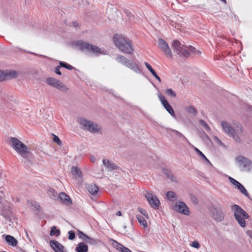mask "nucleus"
Wrapping results in <instances>:
<instances>
[{
    "label": "nucleus",
    "instance_id": "1",
    "mask_svg": "<svg viewBox=\"0 0 252 252\" xmlns=\"http://www.w3.org/2000/svg\"><path fill=\"white\" fill-rule=\"evenodd\" d=\"M10 143L11 146L24 159V163H32L34 156L25 144L15 137L11 138Z\"/></svg>",
    "mask_w": 252,
    "mask_h": 252
},
{
    "label": "nucleus",
    "instance_id": "2",
    "mask_svg": "<svg viewBox=\"0 0 252 252\" xmlns=\"http://www.w3.org/2000/svg\"><path fill=\"white\" fill-rule=\"evenodd\" d=\"M221 126L224 131L228 136L232 137L237 142L241 141L243 128L240 124L235 125L233 126L226 121H222Z\"/></svg>",
    "mask_w": 252,
    "mask_h": 252
},
{
    "label": "nucleus",
    "instance_id": "3",
    "mask_svg": "<svg viewBox=\"0 0 252 252\" xmlns=\"http://www.w3.org/2000/svg\"><path fill=\"white\" fill-rule=\"evenodd\" d=\"M114 43L119 50L126 54H132L133 49L131 41L122 35L116 34L113 37Z\"/></svg>",
    "mask_w": 252,
    "mask_h": 252
},
{
    "label": "nucleus",
    "instance_id": "4",
    "mask_svg": "<svg viewBox=\"0 0 252 252\" xmlns=\"http://www.w3.org/2000/svg\"><path fill=\"white\" fill-rule=\"evenodd\" d=\"M74 45L85 53H92L95 56L103 54L99 47L81 40L77 41L74 43Z\"/></svg>",
    "mask_w": 252,
    "mask_h": 252
},
{
    "label": "nucleus",
    "instance_id": "5",
    "mask_svg": "<svg viewBox=\"0 0 252 252\" xmlns=\"http://www.w3.org/2000/svg\"><path fill=\"white\" fill-rule=\"evenodd\" d=\"M78 122L84 130L93 133L98 132L101 128L99 125L84 118L79 119Z\"/></svg>",
    "mask_w": 252,
    "mask_h": 252
},
{
    "label": "nucleus",
    "instance_id": "6",
    "mask_svg": "<svg viewBox=\"0 0 252 252\" xmlns=\"http://www.w3.org/2000/svg\"><path fill=\"white\" fill-rule=\"evenodd\" d=\"M223 206L220 203L216 205H212L210 208V211L211 213L212 217L217 221H221L224 219V213L223 212Z\"/></svg>",
    "mask_w": 252,
    "mask_h": 252
},
{
    "label": "nucleus",
    "instance_id": "7",
    "mask_svg": "<svg viewBox=\"0 0 252 252\" xmlns=\"http://www.w3.org/2000/svg\"><path fill=\"white\" fill-rule=\"evenodd\" d=\"M174 52L181 57L188 58L189 56V46L182 44L178 40H174L172 43Z\"/></svg>",
    "mask_w": 252,
    "mask_h": 252
},
{
    "label": "nucleus",
    "instance_id": "8",
    "mask_svg": "<svg viewBox=\"0 0 252 252\" xmlns=\"http://www.w3.org/2000/svg\"><path fill=\"white\" fill-rule=\"evenodd\" d=\"M239 167L242 171H249L252 169V162L243 156H239L235 158Z\"/></svg>",
    "mask_w": 252,
    "mask_h": 252
},
{
    "label": "nucleus",
    "instance_id": "9",
    "mask_svg": "<svg viewBox=\"0 0 252 252\" xmlns=\"http://www.w3.org/2000/svg\"><path fill=\"white\" fill-rule=\"evenodd\" d=\"M116 60L118 62L122 63L126 67L131 69L135 72L137 73H140L141 71L140 69L138 68V65L136 64L133 63L132 62L130 61L129 60L127 59L125 56L119 55L117 56V57Z\"/></svg>",
    "mask_w": 252,
    "mask_h": 252
},
{
    "label": "nucleus",
    "instance_id": "10",
    "mask_svg": "<svg viewBox=\"0 0 252 252\" xmlns=\"http://www.w3.org/2000/svg\"><path fill=\"white\" fill-rule=\"evenodd\" d=\"M145 196L152 208L156 209H158L160 202L156 195L151 192L146 191L145 193Z\"/></svg>",
    "mask_w": 252,
    "mask_h": 252
},
{
    "label": "nucleus",
    "instance_id": "11",
    "mask_svg": "<svg viewBox=\"0 0 252 252\" xmlns=\"http://www.w3.org/2000/svg\"><path fill=\"white\" fill-rule=\"evenodd\" d=\"M46 82L50 85H51L63 92H66L68 88L64 85L60 81L53 77H49L46 79Z\"/></svg>",
    "mask_w": 252,
    "mask_h": 252
},
{
    "label": "nucleus",
    "instance_id": "12",
    "mask_svg": "<svg viewBox=\"0 0 252 252\" xmlns=\"http://www.w3.org/2000/svg\"><path fill=\"white\" fill-rule=\"evenodd\" d=\"M159 48L164 54L170 58L172 57V53L167 42L162 38H159L158 41Z\"/></svg>",
    "mask_w": 252,
    "mask_h": 252
},
{
    "label": "nucleus",
    "instance_id": "13",
    "mask_svg": "<svg viewBox=\"0 0 252 252\" xmlns=\"http://www.w3.org/2000/svg\"><path fill=\"white\" fill-rule=\"evenodd\" d=\"M158 97L159 98V99L160 100L161 104L164 106V108L166 110V111L173 117H175V112L172 108L170 104L169 103V102L167 101V100L166 99L164 96L160 94H158Z\"/></svg>",
    "mask_w": 252,
    "mask_h": 252
},
{
    "label": "nucleus",
    "instance_id": "14",
    "mask_svg": "<svg viewBox=\"0 0 252 252\" xmlns=\"http://www.w3.org/2000/svg\"><path fill=\"white\" fill-rule=\"evenodd\" d=\"M175 210L178 212L185 215L189 214V210L187 205L183 201H179L175 205Z\"/></svg>",
    "mask_w": 252,
    "mask_h": 252
},
{
    "label": "nucleus",
    "instance_id": "15",
    "mask_svg": "<svg viewBox=\"0 0 252 252\" xmlns=\"http://www.w3.org/2000/svg\"><path fill=\"white\" fill-rule=\"evenodd\" d=\"M231 209L234 211V216L235 218L236 215H238L242 216L244 217V218H249V215L239 205L234 204L232 206Z\"/></svg>",
    "mask_w": 252,
    "mask_h": 252
},
{
    "label": "nucleus",
    "instance_id": "16",
    "mask_svg": "<svg viewBox=\"0 0 252 252\" xmlns=\"http://www.w3.org/2000/svg\"><path fill=\"white\" fill-rule=\"evenodd\" d=\"M50 246L55 252H66L64 251V247L58 241L51 240L50 242Z\"/></svg>",
    "mask_w": 252,
    "mask_h": 252
},
{
    "label": "nucleus",
    "instance_id": "17",
    "mask_svg": "<svg viewBox=\"0 0 252 252\" xmlns=\"http://www.w3.org/2000/svg\"><path fill=\"white\" fill-rule=\"evenodd\" d=\"M103 164L108 171H112L118 168V166L115 163L106 158L103 159Z\"/></svg>",
    "mask_w": 252,
    "mask_h": 252
},
{
    "label": "nucleus",
    "instance_id": "18",
    "mask_svg": "<svg viewBox=\"0 0 252 252\" xmlns=\"http://www.w3.org/2000/svg\"><path fill=\"white\" fill-rule=\"evenodd\" d=\"M58 198L60 199L61 201L66 205H70L72 203L69 196L64 192H61L59 194Z\"/></svg>",
    "mask_w": 252,
    "mask_h": 252
},
{
    "label": "nucleus",
    "instance_id": "19",
    "mask_svg": "<svg viewBox=\"0 0 252 252\" xmlns=\"http://www.w3.org/2000/svg\"><path fill=\"white\" fill-rule=\"evenodd\" d=\"M2 237H5V240L9 246L15 247L17 245L18 241L13 236L4 234Z\"/></svg>",
    "mask_w": 252,
    "mask_h": 252
},
{
    "label": "nucleus",
    "instance_id": "20",
    "mask_svg": "<svg viewBox=\"0 0 252 252\" xmlns=\"http://www.w3.org/2000/svg\"><path fill=\"white\" fill-rule=\"evenodd\" d=\"M76 252H88V247L84 243H80L76 247Z\"/></svg>",
    "mask_w": 252,
    "mask_h": 252
},
{
    "label": "nucleus",
    "instance_id": "21",
    "mask_svg": "<svg viewBox=\"0 0 252 252\" xmlns=\"http://www.w3.org/2000/svg\"><path fill=\"white\" fill-rule=\"evenodd\" d=\"M162 171L163 174L166 175L167 178L173 182H177V181L176 178L175 177L170 170L167 169H163Z\"/></svg>",
    "mask_w": 252,
    "mask_h": 252
},
{
    "label": "nucleus",
    "instance_id": "22",
    "mask_svg": "<svg viewBox=\"0 0 252 252\" xmlns=\"http://www.w3.org/2000/svg\"><path fill=\"white\" fill-rule=\"evenodd\" d=\"M145 65L147 68V69L149 70V71L152 73V74L158 81L160 83L161 82V79L160 77L158 75L156 72L155 70L152 68V66L148 63L145 62Z\"/></svg>",
    "mask_w": 252,
    "mask_h": 252
},
{
    "label": "nucleus",
    "instance_id": "23",
    "mask_svg": "<svg viewBox=\"0 0 252 252\" xmlns=\"http://www.w3.org/2000/svg\"><path fill=\"white\" fill-rule=\"evenodd\" d=\"M87 189L90 193L94 195L97 193L98 188L94 184H91L88 186Z\"/></svg>",
    "mask_w": 252,
    "mask_h": 252
},
{
    "label": "nucleus",
    "instance_id": "24",
    "mask_svg": "<svg viewBox=\"0 0 252 252\" xmlns=\"http://www.w3.org/2000/svg\"><path fill=\"white\" fill-rule=\"evenodd\" d=\"M71 172L76 178H81L82 177V172L77 167L72 166L71 169Z\"/></svg>",
    "mask_w": 252,
    "mask_h": 252
},
{
    "label": "nucleus",
    "instance_id": "25",
    "mask_svg": "<svg viewBox=\"0 0 252 252\" xmlns=\"http://www.w3.org/2000/svg\"><path fill=\"white\" fill-rule=\"evenodd\" d=\"M47 193L49 196L53 200H56L59 197L57 192L53 189L50 188L47 190Z\"/></svg>",
    "mask_w": 252,
    "mask_h": 252
},
{
    "label": "nucleus",
    "instance_id": "26",
    "mask_svg": "<svg viewBox=\"0 0 252 252\" xmlns=\"http://www.w3.org/2000/svg\"><path fill=\"white\" fill-rule=\"evenodd\" d=\"M166 196L167 198L171 201H174L177 198V194L175 192L172 191H167L166 193Z\"/></svg>",
    "mask_w": 252,
    "mask_h": 252
},
{
    "label": "nucleus",
    "instance_id": "27",
    "mask_svg": "<svg viewBox=\"0 0 252 252\" xmlns=\"http://www.w3.org/2000/svg\"><path fill=\"white\" fill-rule=\"evenodd\" d=\"M235 219L238 221L239 224L242 227H244L246 226V222L245 220L247 218H244V217L242 216H240L238 215H236L235 216Z\"/></svg>",
    "mask_w": 252,
    "mask_h": 252
},
{
    "label": "nucleus",
    "instance_id": "28",
    "mask_svg": "<svg viewBox=\"0 0 252 252\" xmlns=\"http://www.w3.org/2000/svg\"><path fill=\"white\" fill-rule=\"evenodd\" d=\"M116 245L115 246V247L116 248L117 250H118L120 252H132L129 249L123 246V245H121L120 244H119L116 242Z\"/></svg>",
    "mask_w": 252,
    "mask_h": 252
},
{
    "label": "nucleus",
    "instance_id": "29",
    "mask_svg": "<svg viewBox=\"0 0 252 252\" xmlns=\"http://www.w3.org/2000/svg\"><path fill=\"white\" fill-rule=\"evenodd\" d=\"M136 218L141 225L143 226L144 228L147 226V221L142 216L136 215Z\"/></svg>",
    "mask_w": 252,
    "mask_h": 252
},
{
    "label": "nucleus",
    "instance_id": "30",
    "mask_svg": "<svg viewBox=\"0 0 252 252\" xmlns=\"http://www.w3.org/2000/svg\"><path fill=\"white\" fill-rule=\"evenodd\" d=\"M5 73L6 74V79L8 78H16L18 75L17 71H16L15 70H10V71L5 72Z\"/></svg>",
    "mask_w": 252,
    "mask_h": 252
},
{
    "label": "nucleus",
    "instance_id": "31",
    "mask_svg": "<svg viewBox=\"0 0 252 252\" xmlns=\"http://www.w3.org/2000/svg\"><path fill=\"white\" fill-rule=\"evenodd\" d=\"M189 55L190 54H193L195 55L200 56L201 54V52L200 51L196 50V49L192 46H189Z\"/></svg>",
    "mask_w": 252,
    "mask_h": 252
},
{
    "label": "nucleus",
    "instance_id": "32",
    "mask_svg": "<svg viewBox=\"0 0 252 252\" xmlns=\"http://www.w3.org/2000/svg\"><path fill=\"white\" fill-rule=\"evenodd\" d=\"M50 235L51 236H53L54 235L59 236L60 235V229H57L56 226H52L50 232Z\"/></svg>",
    "mask_w": 252,
    "mask_h": 252
},
{
    "label": "nucleus",
    "instance_id": "33",
    "mask_svg": "<svg viewBox=\"0 0 252 252\" xmlns=\"http://www.w3.org/2000/svg\"><path fill=\"white\" fill-rule=\"evenodd\" d=\"M236 188L241 191L242 194H244L247 197H249V193H248L245 187L241 183H240V184Z\"/></svg>",
    "mask_w": 252,
    "mask_h": 252
},
{
    "label": "nucleus",
    "instance_id": "34",
    "mask_svg": "<svg viewBox=\"0 0 252 252\" xmlns=\"http://www.w3.org/2000/svg\"><path fill=\"white\" fill-rule=\"evenodd\" d=\"M165 93L167 95L173 98L176 97L177 95L176 93L171 89H166Z\"/></svg>",
    "mask_w": 252,
    "mask_h": 252
},
{
    "label": "nucleus",
    "instance_id": "35",
    "mask_svg": "<svg viewBox=\"0 0 252 252\" xmlns=\"http://www.w3.org/2000/svg\"><path fill=\"white\" fill-rule=\"evenodd\" d=\"M186 110L189 113L192 114L193 116H195L196 114V110L195 108L192 106L187 107L186 108Z\"/></svg>",
    "mask_w": 252,
    "mask_h": 252
},
{
    "label": "nucleus",
    "instance_id": "36",
    "mask_svg": "<svg viewBox=\"0 0 252 252\" xmlns=\"http://www.w3.org/2000/svg\"><path fill=\"white\" fill-rule=\"evenodd\" d=\"M85 241L87 243L93 245H96L98 242H100V241L98 239H94L90 237H88V238H87V240Z\"/></svg>",
    "mask_w": 252,
    "mask_h": 252
},
{
    "label": "nucleus",
    "instance_id": "37",
    "mask_svg": "<svg viewBox=\"0 0 252 252\" xmlns=\"http://www.w3.org/2000/svg\"><path fill=\"white\" fill-rule=\"evenodd\" d=\"M199 124L204 128V129L207 131H210L211 130V128L210 126L208 125V124L203 120H200L199 121Z\"/></svg>",
    "mask_w": 252,
    "mask_h": 252
},
{
    "label": "nucleus",
    "instance_id": "38",
    "mask_svg": "<svg viewBox=\"0 0 252 252\" xmlns=\"http://www.w3.org/2000/svg\"><path fill=\"white\" fill-rule=\"evenodd\" d=\"M59 64L60 66L65 68L69 70H72L74 68V67H73L72 65L64 62H60Z\"/></svg>",
    "mask_w": 252,
    "mask_h": 252
},
{
    "label": "nucleus",
    "instance_id": "39",
    "mask_svg": "<svg viewBox=\"0 0 252 252\" xmlns=\"http://www.w3.org/2000/svg\"><path fill=\"white\" fill-rule=\"evenodd\" d=\"M77 232H78V236H79V238L82 239L83 241H85L87 240V238H88L89 236L88 235H87L86 234H85V233H84L81 231L78 230Z\"/></svg>",
    "mask_w": 252,
    "mask_h": 252
},
{
    "label": "nucleus",
    "instance_id": "40",
    "mask_svg": "<svg viewBox=\"0 0 252 252\" xmlns=\"http://www.w3.org/2000/svg\"><path fill=\"white\" fill-rule=\"evenodd\" d=\"M194 150L202 158L205 159L206 161L210 162L209 160L198 149H197L196 147H194Z\"/></svg>",
    "mask_w": 252,
    "mask_h": 252
},
{
    "label": "nucleus",
    "instance_id": "41",
    "mask_svg": "<svg viewBox=\"0 0 252 252\" xmlns=\"http://www.w3.org/2000/svg\"><path fill=\"white\" fill-rule=\"evenodd\" d=\"M228 180L232 184L235 186L236 188L240 184V183L238 181L231 177H228Z\"/></svg>",
    "mask_w": 252,
    "mask_h": 252
},
{
    "label": "nucleus",
    "instance_id": "42",
    "mask_svg": "<svg viewBox=\"0 0 252 252\" xmlns=\"http://www.w3.org/2000/svg\"><path fill=\"white\" fill-rule=\"evenodd\" d=\"M6 80V74L5 72L0 70V81Z\"/></svg>",
    "mask_w": 252,
    "mask_h": 252
},
{
    "label": "nucleus",
    "instance_id": "43",
    "mask_svg": "<svg viewBox=\"0 0 252 252\" xmlns=\"http://www.w3.org/2000/svg\"><path fill=\"white\" fill-rule=\"evenodd\" d=\"M53 141L54 142L57 143L58 145H61V144H62L61 141L60 140V139H59V138L57 136H56V135H55L54 134H53Z\"/></svg>",
    "mask_w": 252,
    "mask_h": 252
},
{
    "label": "nucleus",
    "instance_id": "44",
    "mask_svg": "<svg viewBox=\"0 0 252 252\" xmlns=\"http://www.w3.org/2000/svg\"><path fill=\"white\" fill-rule=\"evenodd\" d=\"M69 235H68V239L69 240H73L74 239L75 237V232L73 231H69L68 232Z\"/></svg>",
    "mask_w": 252,
    "mask_h": 252
},
{
    "label": "nucleus",
    "instance_id": "45",
    "mask_svg": "<svg viewBox=\"0 0 252 252\" xmlns=\"http://www.w3.org/2000/svg\"><path fill=\"white\" fill-rule=\"evenodd\" d=\"M138 211L141 214H142L143 216H145L147 218H148L149 217H148V214L147 213L146 211L145 210L142 209V208H138Z\"/></svg>",
    "mask_w": 252,
    "mask_h": 252
},
{
    "label": "nucleus",
    "instance_id": "46",
    "mask_svg": "<svg viewBox=\"0 0 252 252\" xmlns=\"http://www.w3.org/2000/svg\"><path fill=\"white\" fill-rule=\"evenodd\" d=\"M191 246L195 248H198L199 247V244L197 241H193Z\"/></svg>",
    "mask_w": 252,
    "mask_h": 252
},
{
    "label": "nucleus",
    "instance_id": "47",
    "mask_svg": "<svg viewBox=\"0 0 252 252\" xmlns=\"http://www.w3.org/2000/svg\"><path fill=\"white\" fill-rule=\"evenodd\" d=\"M60 67H61L60 65L58 66L57 67H56L55 70V73L59 75H61L62 74V73L60 70Z\"/></svg>",
    "mask_w": 252,
    "mask_h": 252
},
{
    "label": "nucleus",
    "instance_id": "48",
    "mask_svg": "<svg viewBox=\"0 0 252 252\" xmlns=\"http://www.w3.org/2000/svg\"><path fill=\"white\" fill-rule=\"evenodd\" d=\"M246 234L252 240V230H247L246 231Z\"/></svg>",
    "mask_w": 252,
    "mask_h": 252
},
{
    "label": "nucleus",
    "instance_id": "49",
    "mask_svg": "<svg viewBox=\"0 0 252 252\" xmlns=\"http://www.w3.org/2000/svg\"><path fill=\"white\" fill-rule=\"evenodd\" d=\"M32 205L36 209V210H38L39 209V208L40 207V206L39 205V204L36 203V202H34L32 204Z\"/></svg>",
    "mask_w": 252,
    "mask_h": 252
},
{
    "label": "nucleus",
    "instance_id": "50",
    "mask_svg": "<svg viewBox=\"0 0 252 252\" xmlns=\"http://www.w3.org/2000/svg\"><path fill=\"white\" fill-rule=\"evenodd\" d=\"M174 132L176 133V135L179 137H184V135L181 132L177 130H174Z\"/></svg>",
    "mask_w": 252,
    "mask_h": 252
},
{
    "label": "nucleus",
    "instance_id": "51",
    "mask_svg": "<svg viewBox=\"0 0 252 252\" xmlns=\"http://www.w3.org/2000/svg\"><path fill=\"white\" fill-rule=\"evenodd\" d=\"M90 159L92 162H94L95 161V158L94 156L92 155L90 156Z\"/></svg>",
    "mask_w": 252,
    "mask_h": 252
},
{
    "label": "nucleus",
    "instance_id": "52",
    "mask_svg": "<svg viewBox=\"0 0 252 252\" xmlns=\"http://www.w3.org/2000/svg\"><path fill=\"white\" fill-rule=\"evenodd\" d=\"M72 26L74 27H76L78 26V24L76 22H73L72 23Z\"/></svg>",
    "mask_w": 252,
    "mask_h": 252
},
{
    "label": "nucleus",
    "instance_id": "53",
    "mask_svg": "<svg viewBox=\"0 0 252 252\" xmlns=\"http://www.w3.org/2000/svg\"><path fill=\"white\" fill-rule=\"evenodd\" d=\"M116 215L118 216H122V213L121 211H118L117 214H116Z\"/></svg>",
    "mask_w": 252,
    "mask_h": 252
},
{
    "label": "nucleus",
    "instance_id": "54",
    "mask_svg": "<svg viewBox=\"0 0 252 252\" xmlns=\"http://www.w3.org/2000/svg\"><path fill=\"white\" fill-rule=\"evenodd\" d=\"M206 136L208 139H209V137L207 135H206Z\"/></svg>",
    "mask_w": 252,
    "mask_h": 252
},
{
    "label": "nucleus",
    "instance_id": "55",
    "mask_svg": "<svg viewBox=\"0 0 252 252\" xmlns=\"http://www.w3.org/2000/svg\"><path fill=\"white\" fill-rule=\"evenodd\" d=\"M124 228H126V226L125 225L124 226Z\"/></svg>",
    "mask_w": 252,
    "mask_h": 252
},
{
    "label": "nucleus",
    "instance_id": "56",
    "mask_svg": "<svg viewBox=\"0 0 252 252\" xmlns=\"http://www.w3.org/2000/svg\"><path fill=\"white\" fill-rule=\"evenodd\" d=\"M184 252H187L185 251Z\"/></svg>",
    "mask_w": 252,
    "mask_h": 252
}]
</instances>
